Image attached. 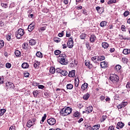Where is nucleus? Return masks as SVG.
Wrapping results in <instances>:
<instances>
[{"mask_svg": "<svg viewBox=\"0 0 130 130\" xmlns=\"http://www.w3.org/2000/svg\"><path fill=\"white\" fill-rule=\"evenodd\" d=\"M122 60L123 63H126L128 61V60L125 57H123L122 58Z\"/></svg>", "mask_w": 130, "mask_h": 130, "instance_id": "obj_45", "label": "nucleus"}, {"mask_svg": "<svg viewBox=\"0 0 130 130\" xmlns=\"http://www.w3.org/2000/svg\"><path fill=\"white\" fill-rule=\"evenodd\" d=\"M22 69H28L29 68V64L27 62H24L21 66Z\"/></svg>", "mask_w": 130, "mask_h": 130, "instance_id": "obj_25", "label": "nucleus"}, {"mask_svg": "<svg viewBox=\"0 0 130 130\" xmlns=\"http://www.w3.org/2000/svg\"><path fill=\"white\" fill-rule=\"evenodd\" d=\"M80 39L84 40L85 38H86V34H82L80 36Z\"/></svg>", "mask_w": 130, "mask_h": 130, "instance_id": "obj_50", "label": "nucleus"}, {"mask_svg": "<svg viewBox=\"0 0 130 130\" xmlns=\"http://www.w3.org/2000/svg\"><path fill=\"white\" fill-rule=\"evenodd\" d=\"M129 15V12L128 11H125L123 13L124 17H127Z\"/></svg>", "mask_w": 130, "mask_h": 130, "instance_id": "obj_57", "label": "nucleus"}, {"mask_svg": "<svg viewBox=\"0 0 130 130\" xmlns=\"http://www.w3.org/2000/svg\"><path fill=\"white\" fill-rule=\"evenodd\" d=\"M116 0H110L108 2V4H115Z\"/></svg>", "mask_w": 130, "mask_h": 130, "instance_id": "obj_61", "label": "nucleus"}, {"mask_svg": "<svg viewBox=\"0 0 130 130\" xmlns=\"http://www.w3.org/2000/svg\"><path fill=\"white\" fill-rule=\"evenodd\" d=\"M49 72L51 74H54L55 73V68L54 67H51Z\"/></svg>", "mask_w": 130, "mask_h": 130, "instance_id": "obj_41", "label": "nucleus"}, {"mask_svg": "<svg viewBox=\"0 0 130 130\" xmlns=\"http://www.w3.org/2000/svg\"><path fill=\"white\" fill-rule=\"evenodd\" d=\"M86 130H92V127L90 125H88L87 126L86 128Z\"/></svg>", "mask_w": 130, "mask_h": 130, "instance_id": "obj_62", "label": "nucleus"}, {"mask_svg": "<svg viewBox=\"0 0 130 130\" xmlns=\"http://www.w3.org/2000/svg\"><path fill=\"white\" fill-rule=\"evenodd\" d=\"M121 69V66L119 64H117L115 67V70L117 71V72H119V71H120V70Z\"/></svg>", "mask_w": 130, "mask_h": 130, "instance_id": "obj_29", "label": "nucleus"}, {"mask_svg": "<svg viewBox=\"0 0 130 130\" xmlns=\"http://www.w3.org/2000/svg\"><path fill=\"white\" fill-rule=\"evenodd\" d=\"M22 46H23V49H27L28 48V43H24Z\"/></svg>", "mask_w": 130, "mask_h": 130, "instance_id": "obj_47", "label": "nucleus"}, {"mask_svg": "<svg viewBox=\"0 0 130 130\" xmlns=\"http://www.w3.org/2000/svg\"><path fill=\"white\" fill-rule=\"evenodd\" d=\"M102 46L103 48L106 49L109 47V44L106 42H103L102 44Z\"/></svg>", "mask_w": 130, "mask_h": 130, "instance_id": "obj_21", "label": "nucleus"}, {"mask_svg": "<svg viewBox=\"0 0 130 130\" xmlns=\"http://www.w3.org/2000/svg\"><path fill=\"white\" fill-rule=\"evenodd\" d=\"M124 126V123L122 122H118L117 124L116 128L117 129H120V128H122Z\"/></svg>", "mask_w": 130, "mask_h": 130, "instance_id": "obj_10", "label": "nucleus"}, {"mask_svg": "<svg viewBox=\"0 0 130 130\" xmlns=\"http://www.w3.org/2000/svg\"><path fill=\"white\" fill-rule=\"evenodd\" d=\"M73 111V109L70 107H67L66 108H63L60 111V114L61 116H68L69 114L72 113Z\"/></svg>", "mask_w": 130, "mask_h": 130, "instance_id": "obj_1", "label": "nucleus"}, {"mask_svg": "<svg viewBox=\"0 0 130 130\" xmlns=\"http://www.w3.org/2000/svg\"><path fill=\"white\" fill-rule=\"evenodd\" d=\"M47 122L49 125H54L56 123V120L54 118H50L47 119Z\"/></svg>", "mask_w": 130, "mask_h": 130, "instance_id": "obj_6", "label": "nucleus"}, {"mask_svg": "<svg viewBox=\"0 0 130 130\" xmlns=\"http://www.w3.org/2000/svg\"><path fill=\"white\" fill-rule=\"evenodd\" d=\"M33 125H34V124L32 123V121L29 120L26 123V126H27V127H31V126H33Z\"/></svg>", "mask_w": 130, "mask_h": 130, "instance_id": "obj_18", "label": "nucleus"}, {"mask_svg": "<svg viewBox=\"0 0 130 130\" xmlns=\"http://www.w3.org/2000/svg\"><path fill=\"white\" fill-rule=\"evenodd\" d=\"M85 64L89 69H92V68H93V64L90 63L89 61L85 60Z\"/></svg>", "mask_w": 130, "mask_h": 130, "instance_id": "obj_13", "label": "nucleus"}, {"mask_svg": "<svg viewBox=\"0 0 130 130\" xmlns=\"http://www.w3.org/2000/svg\"><path fill=\"white\" fill-rule=\"evenodd\" d=\"M11 67H12V64H11V63H7L6 64V67L7 68V69H10Z\"/></svg>", "mask_w": 130, "mask_h": 130, "instance_id": "obj_55", "label": "nucleus"}, {"mask_svg": "<svg viewBox=\"0 0 130 130\" xmlns=\"http://www.w3.org/2000/svg\"><path fill=\"white\" fill-rule=\"evenodd\" d=\"M108 130H114V127L112 125L110 126Z\"/></svg>", "mask_w": 130, "mask_h": 130, "instance_id": "obj_64", "label": "nucleus"}, {"mask_svg": "<svg viewBox=\"0 0 130 130\" xmlns=\"http://www.w3.org/2000/svg\"><path fill=\"white\" fill-rule=\"evenodd\" d=\"M101 67L102 69H106L108 66H107V63L105 61H103L101 62Z\"/></svg>", "mask_w": 130, "mask_h": 130, "instance_id": "obj_17", "label": "nucleus"}, {"mask_svg": "<svg viewBox=\"0 0 130 130\" xmlns=\"http://www.w3.org/2000/svg\"><path fill=\"white\" fill-rule=\"evenodd\" d=\"M44 95L45 98H48V97H49V93H48V91H45Z\"/></svg>", "mask_w": 130, "mask_h": 130, "instance_id": "obj_49", "label": "nucleus"}, {"mask_svg": "<svg viewBox=\"0 0 130 130\" xmlns=\"http://www.w3.org/2000/svg\"><path fill=\"white\" fill-rule=\"evenodd\" d=\"M121 30L122 31V32H125V26L122 25L121 26Z\"/></svg>", "mask_w": 130, "mask_h": 130, "instance_id": "obj_60", "label": "nucleus"}, {"mask_svg": "<svg viewBox=\"0 0 130 130\" xmlns=\"http://www.w3.org/2000/svg\"><path fill=\"white\" fill-rule=\"evenodd\" d=\"M99 61H102V60H104L105 59V56L104 55L98 56Z\"/></svg>", "mask_w": 130, "mask_h": 130, "instance_id": "obj_39", "label": "nucleus"}, {"mask_svg": "<svg viewBox=\"0 0 130 130\" xmlns=\"http://www.w3.org/2000/svg\"><path fill=\"white\" fill-rule=\"evenodd\" d=\"M58 62L62 65L68 64V61H66V59L64 58H58Z\"/></svg>", "mask_w": 130, "mask_h": 130, "instance_id": "obj_9", "label": "nucleus"}, {"mask_svg": "<svg viewBox=\"0 0 130 130\" xmlns=\"http://www.w3.org/2000/svg\"><path fill=\"white\" fill-rule=\"evenodd\" d=\"M110 80L114 84H118L119 82V77L117 75L112 74L110 77Z\"/></svg>", "mask_w": 130, "mask_h": 130, "instance_id": "obj_3", "label": "nucleus"}, {"mask_svg": "<svg viewBox=\"0 0 130 130\" xmlns=\"http://www.w3.org/2000/svg\"><path fill=\"white\" fill-rule=\"evenodd\" d=\"M88 83H84L82 85L81 89H82L83 91H85V90H86L87 88H88Z\"/></svg>", "mask_w": 130, "mask_h": 130, "instance_id": "obj_20", "label": "nucleus"}, {"mask_svg": "<svg viewBox=\"0 0 130 130\" xmlns=\"http://www.w3.org/2000/svg\"><path fill=\"white\" fill-rule=\"evenodd\" d=\"M5 26V21L3 20H0V26L4 27Z\"/></svg>", "mask_w": 130, "mask_h": 130, "instance_id": "obj_54", "label": "nucleus"}, {"mask_svg": "<svg viewBox=\"0 0 130 130\" xmlns=\"http://www.w3.org/2000/svg\"><path fill=\"white\" fill-rule=\"evenodd\" d=\"M127 104V102H122L121 103L117 106V108H118L119 111H121V110H122V108H124Z\"/></svg>", "mask_w": 130, "mask_h": 130, "instance_id": "obj_4", "label": "nucleus"}, {"mask_svg": "<svg viewBox=\"0 0 130 130\" xmlns=\"http://www.w3.org/2000/svg\"><path fill=\"white\" fill-rule=\"evenodd\" d=\"M106 118H107V116L103 115L102 118H101V122H104V121H105V120H106Z\"/></svg>", "mask_w": 130, "mask_h": 130, "instance_id": "obj_38", "label": "nucleus"}, {"mask_svg": "<svg viewBox=\"0 0 130 130\" xmlns=\"http://www.w3.org/2000/svg\"><path fill=\"white\" fill-rule=\"evenodd\" d=\"M92 111H93L92 106H89L86 108V112L87 114H89V113H91Z\"/></svg>", "mask_w": 130, "mask_h": 130, "instance_id": "obj_14", "label": "nucleus"}, {"mask_svg": "<svg viewBox=\"0 0 130 130\" xmlns=\"http://www.w3.org/2000/svg\"><path fill=\"white\" fill-rule=\"evenodd\" d=\"M85 45H86V48L88 50H90L91 49V46H90V43H89V42H86L85 43Z\"/></svg>", "mask_w": 130, "mask_h": 130, "instance_id": "obj_44", "label": "nucleus"}, {"mask_svg": "<svg viewBox=\"0 0 130 130\" xmlns=\"http://www.w3.org/2000/svg\"><path fill=\"white\" fill-rule=\"evenodd\" d=\"M11 38H12V34H8V35L7 36V40L8 41H11Z\"/></svg>", "mask_w": 130, "mask_h": 130, "instance_id": "obj_48", "label": "nucleus"}, {"mask_svg": "<svg viewBox=\"0 0 130 130\" xmlns=\"http://www.w3.org/2000/svg\"><path fill=\"white\" fill-rule=\"evenodd\" d=\"M7 110L5 109H2L0 110V116H3Z\"/></svg>", "mask_w": 130, "mask_h": 130, "instance_id": "obj_33", "label": "nucleus"}, {"mask_svg": "<svg viewBox=\"0 0 130 130\" xmlns=\"http://www.w3.org/2000/svg\"><path fill=\"white\" fill-rule=\"evenodd\" d=\"M61 70H62L60 69V68H57L55 69V72L58 73V74H60Z\"/></svg>", "mask_w": 130, "mask_h": 130, "instance_id": "obj_58", "label": "nucleus"}, {"mask_svg": "<svg viewBox=\"0 0 130 130\" xmlns=\"http://www.w3.org/2000/svg\"><path fill=\"white\" fill-rule=\"evenodd\" d=\"M60 75H62V76H67L68 75V72L66 70H61Z\"/></svg>", "mask_w": 130, "mask_h": 130, "instance_id": "obj_36", "label": "nucleus"}, {"mask_svg": "<svg viewBox=\"0 0 130 130\" xmlns=\"http://www.w3.org/2000/svg\"><path fill=\"white\" fill-rule=\"evenodd\" d=\"M40 66V62L38 61H35L34 64V67L35 69H38Z\"/></svg>", "mask_w": 130, "mask_h": 130, "instance_id": "obj_22", "label": "nucleus"}, {"mask_svg": "<svg viewBox=\"0 0 130 130\" xmlns=\"http://www.w3.org/2000/svg\"><path fill=\"white\" fill-rule=\"evenodd\" d=\"M5 84V78L3 76H0V85Z\"/></svg>", "mask_w": 130, "mask_h": 130, "instance_id": "obj_40", "label": "nucleus"}, {"mask_svg": "<svg viewBox=\"0 0 130 130\" xmlns=\"http://www.w3.org/2000/svg\"><path fill=\"white\" fill-rule=\"evenodd\" d=\"M92 130H98L100 128V125H95L92 127Z\"/></svg>", "mask_w": 130, "mask_h": 130, "instance_id": "obj_35", "label": "nucleus"}, {"mask_svg": "<svg viewBox=\"0 0 130 130\" xmlns=\"http://www.w3.org/2000/svg\"><path fill=\"white\" fill-rule=\"evenodd\" d=\"M53 40H54V42H56V43H59V42H60V41L61 40V39H60V38H59L55 37L53 39Z\"/></svg>", "mask_w": 130, "mask_h": 130, "instance_id": "obj_32", "label": "nucleus"}, {"mask_svg": "<svg viewBox=\"0 0 130 130\" xmlns=\"http://www.w3.org/2000/svg\"><path fill=\"white\" fill-rule=\"evenodd\" d=\"M74 116L75 117H79L80 116V112L77 111L75 113Z\"/></svg>", "mask_w": 130, "mask_h": 130, "instance_id": "obj_59", "label": "nucleus"}, {"mask_svg": "<svg viewBox=\"0 0 130 130\" xmlns=\"http://www.w3.org/2000/svg\"><path fill=\"white\" fill-rule=\"evenodd\" d=\"M6 87L7 89H14V88H15V85H14V83L10 81H7L6 82Z\"/></svg>", "mask_w": 130, "mask_h": 130, "instance_id": "obj_7", "label": "nucleus"}, {"mask_svg": "<svg viewBox=\"0 0 130 130\" xmlns=\"http://www.w3.org/2000/svg\"><path fill=\"white\" fill-rule=\"evenodd\" d=\"M78 64V62L76 60V59H74L73 61H72L71 63V67H75V66H77Z\"/></svg>", "mask_w": 130, "mask_h": 130, "instance_id": "obj_37", "label": "nucleus"}, {"mask_svg": "<svg viewBox=\"0 0 130 130\" xmlns=\"http://www.w3.org/2000/svg\"><path fill=\"white\" fill-rule=\"evenodd\" d=\"M118 36L119 37L120 40H130V38H125L121 35H119Z\"/></svg>", "mask_w": 130, "mask_h": 130, "instance_id": "obj_19", "label": "nucleus"}, {"mask_svg": "<svg viewBox=\"0 0 130 130\" xmlns=\"http://www.w3.org/2000/svg\"><path fill=\"white\" fill-rule=\"evenodd\" d=\"M75 74H76V71L72 70V71L69 72L68 76L70 78H75V77L76 76Z\"/></svg>", "mask_w": 130, "mask_h": 130, "instance_id": "obj_12", "label": "nucleus"}, {"mask_svg": "<svg viewBox=\"0 0 130 130\" xmlns=\"http://www.w3.org/2000/svg\"><path fill=\"white\" fill-rule=\"evenodd\" d=\"M79 84H80V80L79 79H78V80H77V79H75V87H79Z\"/></svg>", "mask_w": 130, "mask_h": 130, "instance_id": "obj_42", "label": "nucleus"}, {"mask_svg": "<svg viewBox=\"0 0 130 130\" xmlns=\"http://www.w3.org/2000/svg\"><path fill=\"white\" fill-rule=\"evenodd\" d=\"M73 37L69 38L68 42L67 43V46L69 48H73L74 47V40Z\"/></svg>", "mask_w": 130, "mask_h": 130, "instance_id": "obj_5", "label": "nucleus"}, {"mask_svg": "<svg viewBox=\"0 0 130 130\" xmlns=\"http://www.w3.org/2000/svg\"><path fill=\"white\" fill-rule=\"evenodd\" d=\"M82 13L84 15H85V16H87L88 15V12H87V10L85 9H84L82 10Z\"/></svg>", "mask_w": 130, "mask_h": 130, "instance_id": "obj_56", "label": "nucleus"}, {"mask_svg": "<svg viewBox=\"0 0 130 130\" xmlns=\"http://www.w3.org/2000/svg\"><path fill=\"white\" fill-rule=\"evenodd\" d=\"M89 41L91 42V43H94V42L96 41V36H95L94 34L91 35L89 39Z\"/></svg>", "mask_w": 130, "mask_h": 130, "instance_id": "obj_11", "label": "nucleus"}, {"mask_svg": "<svg viewBox=\"0 0 130 130\" xmlns=\"http://www.w3.org/2000/svg\"><path fill=\"white\" fill-rule=\"evenodd\" d=\"M89 97H90V94L87 93L83 95V98L84 100L86 101V100H88V99H89Z\"/></svg>", "mask_w": 130, "mask_h": 130, "instance_id": "obj_28", "label": "nucleus"}, {"mask_svg": "<svg viewBox=\"0 0 130 130\" xmlns=\"http://www.w3.org/2000/svg\"><path fill=\"white\" fill-rule=\"evenodd\" d=\"M36 43H37V42L34 39H31L29 41V45H31V46H33L34 45H36Z\"/></svg>", "mask_w": 130, "mask_h": 130, "instance_id": "obj_16", "label": "nucleus"}, {"mask_svg": "<svg viewBox=\"0 0 130 130\" xmlns=\"http://www.w3.org/2000/svg\"><path fill=\"white\" fill-rule=\"evenodd\" d=\"M25 34V30L22 28H19L15 32V36L17 39H21Z\"/></svg>", "mask_w": 130, "mask_h": 130, "instance_id": "obj_2", "label": "nucleus"}, {"mask_svg": "<svg viewBox=\"0 0 130 130\" xmlns=\"http://www.w3.org/2000/svg\"><path fill=\"white\" fill-rule=\"evenodd\" d=\"M95 10H96V11L98 12V13H99V14H100V13H101V14H102V13H103V11H104L103 10L102 12L100 11V10H102V8H101L100 7H99V6L96 7L95 8Z\"/></svg>", "mask_w": 130, "mask_h": 130, "instance_id": "obj_46", "label": "nucleus"}, {"mask_svg": "<svg viewBox=\"0 0 130 130\" xmlns=\"http://www.w3.org/2000/svg\"><path fill=\"white\" fill-rule=\"evenodd\" d=\"M58 58L66 59V58H67V55H66V54H64V53H62L59 55Z\"/></svg>", "mask_w": 130, "mask_h": 130, "instance_id": "obj_30", "label": "nucleus"}, {"mask_svg": "<svg viewBox=\"0 0 130 130\" xmlns=\"http://www.w3.org/2000/svg\"><path fill=\"white\" fill-rule=\"evenodd\" d=\"M36 55L37 57H39L40 58H42V57H43V54L40 51L37 52Z\"/></svg>", "mask_w": 130, "mask_h": 130, "instance_id": "obj_24", "label": "nucleus"}, {"mask_svg": "<svg viewBox=\"0 0 130 130\" xmlns=\"http://www.w3.org/2000/svg\"><path fill=\"white\" fill-rule=\"evenodd\" d=\"M38 94H39V93H38V90L33 91V95H34V97H35V98L37 97V96H38Z\"/></svg>", "mask_w": 130, "mask_h": 130, "instance_id": "obj_51", "label": "nucleus"}, {"mask_svg": "<svg viewBox=\"0 0 130 130\" xmlns=\"http://www.w3.org/2000/svg\"><path fill=\"white\" fill-rule=\"evenodd\" d=\"M91 60L94 62V63H98V61H99L98 56H95L91 57Z\"/></svg>", "mask_w": 130, "mask_h": 130, "instance_id": "obj_15", "label": "nucleus"}, {"mask_svg": "<svg viewBox=\"0 0 130 130\" xmlns=\"http://www.w3.org/2000/svg\"><path fill=\"white\" fill-rule=\"evenodd\" d=\"M101 27H105L107 25V22L105 21H103L100 23Z\"/></svg>", "mask_w": 130, "mask_h": 130, "instance_id": "obj_31", "label": "nucleus"}, {"mask_svg": "<svg viewBox=\"0 0 130 130\" xmlns=\"http://www.w3.org/2000/svg\"><path fill=\"white\" fill-rule=\"evenodd\" d=\"M122 53H123V54H129L130 49H124L122 51Z\"/></svg>", "mask_w": 130, "mask_h": 130, "instance_id": "obj_26", "label": "nucleus"}, {"mask_svg": "<svg viewBox=\"0 0 130 130\" xmlns=\"http://www.w3.org/2000/svg\"><path fill=\"white\" fill-rule=\"evenodd\" d=\"M47 116L46 115V114H45L44 115V116L42 117V120H41V121H42V122H44V121L45 120V119H46V117Z\"/></svg>", "mask_w": 130, "mask_h": 130, "instance_id": "obj_53", "label": "nucleus"}, {"mask_svg": "<svg viewBox=\"0 0 130 130\" xmlns=\"http://www.w3.org/2000/svg\"><path fill=\"white\" fill-rule=\"evenodd\" d=\"M126 87L127 89H130V82H128L126 85Z\"/></svg>", "mask_w": 130, "mask_h": 130, "instance_id": "obj_63", "label": "nucleus"}, {"mask_svg": "<svg viewBox=\"0 0 130 130\" xmlns=\"http://www.w3.org/2000/svg\"><path fill=\"white\" fill-rule=\"evenodd\" d=\"M34 28H35V24L32 22L28 25L27 30L29 32H32L34 30Z\"/></svg>", "mask_w": 130, "mask_h": 130, "instance_id": "obj_8", "label": "nucleus"}, {"mask_svg": "<svg viewBox=\"0 0 130 130\" xmlns=\"http://www.w3.org/2000/svg\"><path fill=\"white\" fill-rule=\"evenodd\" d=\"M60 53H61V51L59 50H56L54 51V54L55 55H59V54H61Z\"/></svg>", "mask_w": 130, "mask_h": 130, "instance_id": "obj_43", "label": "nucleus"}, {"mask_svg": "<svg viewBox=\"0 0 130 130\" xmlns=\"http://www.w3.org/2000/svg\"><path fill=\"white\" fill-rule=\"evenodd\" d=\"M73 88H74V85H73L72 84L69 83L67 85V90H72Z\"/></svg>", "mask_w": 130, "mask_h": 130, "instance_id": "obj_27", "label": "nucleus"}, {"mask_svg": "<svg viewBox=\"0 0 130 130\" xmlns=\"http://www.w3.org/2000/svg\"><path fill=\"white\" fill-rule=\"evenodd\" d=\"M1 6H2L3 8H5V9H7V8H8V4L2 3Z\"/></svg>", "mask_w": 130, "mask_h": 130, "instance_id": "obj_52", "label": "nucleus"}, {"mask_svg": "<svg viewBox=\"0 0 130 130\" xmlns=\"http://www.w3.org/2000/svg\"><path fill=\"white\" fill-rule=\"evenodd\" d=\"M5 46V42L3 40H0V49H2L3 47Z\"/></svg>", "mask_w": 130, "mask_h": 130, "instance_id": "obj_34", "label": "nucleus"}, {"mask_svg": "<svg viewBox=\"0 0 130 130\" xmlns=\"http://www.w3.org/2000/svg\"><path fill=\"white\" fill-rule=\"evenodd\" d=\"M15 54L16 57H21V52L18 50H16L15 51Z\"/></svg>", "mask_w": 130, "mask_h": 130, "instance_id": "obj_23", "label": "nucleus"}]
</instances>
